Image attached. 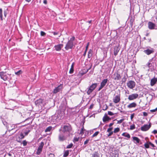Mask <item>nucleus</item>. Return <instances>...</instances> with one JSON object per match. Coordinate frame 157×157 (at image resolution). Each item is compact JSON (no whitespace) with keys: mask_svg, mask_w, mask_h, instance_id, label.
Returning a JSON list of instances; mask_svg holds the SVG:
<instances>
[{"mask_svg":"<svg viewBox=\"0 0 157 157\" xmlns=\"http://www.w3.org/2000/svg\"><path fill=\"white\" fill-rule=\"evenodd\" d=\"M72 128L71 125L68 124L64 125L62 129H59V131H61L62 132H63L69 136V134Z\"/></svg>","mask_w":157,"mask_h":157,"instance_id":"nucleus-1","label":"nucleus"},{"mask_svg":"<svg viewBox=\"0 0 157 157\" xmlns=\"http://www.w3.org/2000/svg\"><path fill=\"white\" fill-rule=\"evenodd\" d=\"M75 39V37L73 36L71 37L66 43L65 48L66 50L72 49L74 46L73 41Z\"/></svg>","mask_w":157,"mask_h":157,"instance_id":"nucleus-2","label":"nucleus"},{"mask_svg":"<svg viewBox=\"0 0 157 157\" xmlns=\"http://www.w3.org/2000/svg\"><path fill=\"white\" fill-rule=\"evenodd\" d=\"M11 74H7L6 72H0V78L4 81L10 80L11 78Z\"/></svg>","mask_w":157,"mask_h":157,"instance_id":"nucleus-3","label":"nucleus"},{"mask_svg":"<svg viewBox=\"0 0 157 157\" xmlns=\"http://www.w3.org/2000/svg\"><path fill=\"white\" fill-rule=\"evenodd\" d=\"M60 133L58 135V140L60 142H63L66 140L67 137L69 136L68 135L62 132L61 131H59Z\"/></svg>","mask_w":157,"mask_h":157,"instance_id":"nucleus-4","label":"nucleus"},{"mask_svg":"<svg viewBox=\"0 0 157 157\" xmlns=\"http://www.w3.org/2000/svg\"><path fill=\"white\" fill-rule=\"evenodd\" d=\"M98 84V83L92 84L88 88L87 92V94L90 95L97 87Z\"/></svg>","mask_w":157,"mask_h":157,"instance_id":"nucleus-5","label":"nucleus"},{"mask_svg":"<svg viewBox=\"0 0 157 157\" xmlns=\"http://www.w3.org/2000/svg\"><path fill=\"white\" fill-rule=\"evenodd\" d=\"M127 86L130 89H132L134 88L136 85L135 82L132 80L128 81L127 84Z\"/></svg>","mask_w":157,"mask_h":157,"instance_id":"nucleus-6","label":"nucleus"},{"mask_svg":"<svg viewBox=\"0 0 157 157\" xmlns=\"http://www.w3.org/2000/svg\"><path fill=\"white\" fill-rule=\"evenodd\" d=\"M44 145L43 142H41L39 146L37 151L36 152V154L37 155H39L42 151L43 147Z\"/></svg>","mask_w":157,"mask_h":157,"instance_id":"nucleus-7","label":"nucleus"},{"mask_svg":"<svg viewBox=\"0 0 157 157\" xmlns=\"http://www.w3.org/2000/svg\"><path fill=\"white\" fill-rule=\"evenodd\" d=\"M144 52L147 55L153 53L154 52V49L152 48H147L144 51Z\"/></svg>","mask_w":157,"mask_h":157,"instance_id":"nucleus-8","label":"nucleus"},{"mask_svg":"<svg viewBox=\"0 0 157 157\" xmlns=\"http://www.w3.org/2000/svg\"><path fill=\"white\" fill-rule=\"evenodd\" d=\"M121 75L117 72H115L112 76V78L115 80H119L121 79Z\"/></svg>","mask_w":157,"mask_h":157,"instance_id":"nucleus-9","label":"nucleus"},{"mask_svg":"<svg viewBox=\"0 0 157 157\" xmlns=\"http://www.w3.org/2000/svg\"><path fill=\"white\" fill-rule=\"evenodd\" d=\"M108 80L107 78L104 79L101 83V85L100 87L99 88L98 91H99L107 83Z\"/></svg>","mask_w":157,"mask_h":157,"instance_id":"nucleus-10","label":"nucleus"},{"mask_svg":"<svg viewBox=\"0 0 157 157\" xmlns=\"http://www.w3.org/2000/svg\"><path fill=\"white\" fill-rule=\"evenodd\" d=\"M151 124L150 123L148 125L145 124L141 128V130L143 131H146L148 130L151 127Z\"/></svg>","mask_w":157,"mask_h":157,"instance_id":"nucleus-11","label":"nucleus"},{"mask_svg":"<svg viewBox=\"0 0 157 157\" xmlns=\"http://www.w3.org/2000/svg\"><path fill=\"white\" fill-rule=\"evenodd\" d=\"M138 96L137 94H133L129 95L128 99L129 100H132L137 98Z\"/></svg>","mask_w":157,"mask_h":157,"instance_id":"nucleus-12","label":"nucleus"},{"mask_svg":"<svg viewBox=\"0 0 157 157\" xmlns=\"http://www.w3.org/2000/svg\"><path fill=\"white\" fill-rule=\"evenodd\" d=\"M63 85L62 84H60L58 86L54 89L53 93V94H56L58 92H59L63 88Z\"/></svg>","mask_w":157,"mask_h":157,"instance_id":"nucleus-13","label":"nucleus"},{"mask_svg":"<svg viewBox=\"0 0 157 157\" xmlns=\"http://www.w3.org/2000/svg\"><path fill=\"white\" fill-rule=\"evenodd\" d=\"M148 28L150 29H157V28H155V24L151 21H149L148 23Z\"/></svg>","mask_w":157,"mask_h":157,"instance_id":"nucleus-14","label":"nucleus"},{"mask_svg":"<svg viewBox=\"0 0 157 157\" xmlns=\"http://www.w3.org/2000/svg\"><path fill=\"white\" fill-rule=\"evenodd\" d=\"M120 97L119 95L116 96L113 98V102L115 103H118L120 101Z\"/></svg>","mask_w":157,"mask_h":157,"instance_id":"nucleus-15","label":"nucleus"},{"mask_svg":"<svg viewBox=\"0 0 157 157\" xmlns=\"http://www.w3.org/2000/svg\"><path fill=\"white\" fill-rule=\"evenodd\" d=\"M63 44H59L57 45H56L54 46V48L56 51H60L61 48L63 47Z\"/></svg>","mask_w":157,"mask_h":157,"instance_id":"nucleus-16","label":"nucleus"},{"mask_svg":"<svg viewBox=\"0 0 157 157\" xmlns=\"http://www.w3.org/2000/svg\"><path fill=\"white\" fill-rule=\"evenodd\" d=\"M133 141L134 143L136 144H139L140 142V140L137 137H133Z\"/></svg>","mask_w":157,"mask_h":157,"instance_id":"nucleus-17","label":"nucleus"},{"mask_svg":"<svg viewBox=\"0 0 157 157\" xmlns=\"http://www.w3.org/2000/svg\"><path fill=\"white\" fill-rule=\"evenodd\" d=\"M119 50L120 49L119 48L118 46H116L114 47V55L115 56H116V55H117Z\"/></svg>","mask_w":157,"mask_h":157,"instance_id":"nucleus-18","label":"nucleus"},{"mask_svg":"<svg viewBox=\"0 0 157 157\" xmlns=\"http://www.w3.org/2000/svg\"><path fill=\"white\" fill-rule=\"evenodd\" d=\"M157 82V78H154L151 80V86H154Z\"/></svg>","mask_w":157,"mask_h":157,"instance_id":"nucleus-19","label":"nucleus"},{"mask_svg":"<svg viewBox=\"0 0 157 157\" xmlns=\"http://www.w3.org/2000/svg\"><path fill=\"white\" fill-rule=\"evenodd\" d=\"M136 106V104L135 102H132L128 105L127 107L129 108L135 107Z\"/></svg>","mask_w":157,"mask_h":157,"instance_id":"nucleus-20","label":"nucleus"},{"mask_svg":"<svg viewBox=\"0 0 157 157\" xmlns=\"http://www.w3.org/2000/svg\"><path fill=\"white\" fill-rule=\"evenodd\" d=\"M102 120L103 121L105 122L106 121H108L109 120H110V118L107 116H104L103 117Z\"/></svg>","mask_w":157,"mask_h":157,"instance_id":"nucleus-21","label":"nucleus"},{"mask_svg":"<svg viewBox=\"0 0 157 157\" xmlns=\"http://www.w3.org/2000/svg\"><path fill=\"white\" fill-rule=\"evenodd\" d=\"M91 157H99V155L98 152H95L91 154Z\"/></svg>","mask_w":157,"mask_h":157,"instance_id":"nucleus-22","label":"nucleus"},{"mask_svg":"<svg viewBox=\"0 0 157 157\" xmlns=\"http://www.w3.org/2000/svg\"><path fill=\"white\" fill-rule=\"evenodd\" d=\"M122 136L126 137L129 139L130 138V136L129 134L126 132H124L122 134Z\"/></svg>","mask_w":157,"mask_h":157,"instance_id":"nucleus-23","label":"nucleus"},{"mask_svg":"<svg viewBox=\"0 0 157 157\" xmlns=\"http://www.w3.org/2000/svg\"><path fill=\"white\" fill-rule=\"evenodd\" d=\"M24 136H25L22 133H21L20 134L19 136V140H17V141L18 142H20L21 141L20 140L24 138Z\"/></svg>","mask_w":157,"mask_h":157,"instance_id":"nucleus-24","label":"nucleus"},{"mask_svg":"<svg viewBox=\"0 0 157 157\" xmlns=\"http://www.w3.org/2000/svg\"><path fill=\"white\" fill-rule=\"evenodd\" d=\"M69 154V150H67L64 151V153L63 155L64 157H66L68 156Z\"/></svg>","mask_w":157,"mask_h":157,"instance_id":"nucleus-25","label":"nucleus"},{"mask_svg":"<svg viewBox=\"0 0 157 157\" xmlns=\"http://www.w3.org/2000/svg\"><path fill=\"white\" fill-rule=\"evenodd\" d=\"M74 71V63H73L71 66V69L69 71V73L70 74H72L73 72Z\"/></svg>","mask_w":157,"mask_h":157,"instance_id":"nucleus-26","label":"nucleus"},{"mask_svg":"<svg viewBox=\"0 0 157 157\" xmlns=\"http://www.w3.org/2000/svg\"><path fill=\"white\" fill-rule=\"evenodd\" d=\"M52 126H49L48 127H47L45 130V132H49L52 129Z\"/></svg>","mask_w":157,"mask_h":157,"instance_id":"nucleus-27","label":"nucleus"},{"mask_svg":"<svg viewBox=\"0 0 157 157\" xmlns=\"http://www.w3.org/2000/svg\"><path fill=\"white\" fill-rule=\"evenodd\" d=\"M89 43H87V45H86V50L83 54V56H85L86 55V52L87 51V49H88V46H89Z\"/></svg>","mask_w":157,"mask_h":157,"instance_id":"nucleus-28","label":"nucleus"},{"mask_svg":"<svg viewBox=\"0 0 157 157\" xmlns=\"http://www.w3.org/2000/svg\"><path fill=\"white\" fill-rule=\"evenodd\" d=\"M151 60H150L148 63L146 64L147 66L149 68L152 66V64L151 63Z\"/></svg>","mask_w":157,"mask_h":157,"instance_id":"nucleus-29","label":"nucleus"},{"mask_svg":"<svg viewBox=\"0 0 157 157\" xmlns=\"http://www.w3.org/2000/svg\"><path fill=\"white\" fill-rule=\"evenodd\" d=\"M149 141L147 142V143H145L144 144V147L146 148H148L149 147L150 144H149Z\"/></svg>","mask_w":157,"mask_h":157,"instance_id":"nucleus-30","label":"nucleus"},{"mask_svg":"<svg viewBox=\"0 0 157 157\" xmlns=\"http://www.w3.org/2000/svg\"><path fill=\"white\" fill-rule=\"evenodd\" d=\"M127 80V78L126 77L125 75H124L123 77L122 78L121 82L122 83H124Z\"/></svg>","mask_w":157,"mask_h":157,"instance_id":"nucleus-31","label":"nucleus"},{"mask_svg":"<svg viewBox=\"0 0 157 157\" xmlns=\"http://www.w3.org/2000/svg\"><path fill=\"white\" fill-rule=\"evenodd\" d=\"M22 73V71L21 70H20L18 71L15 72V74L17 75H20Z\"/></svg>","mask_w":157,"mask_h":157,"instance_id":"nucleus-32","label":"nucleus"},{"mask_svg":"<svg viewBox=\"0 0 157 157\" xmlns=\"http://www.w3.org/2000/svg\"><path fill=\"white\" fill-rule=\"evenodd\" d=\"M2 12V9L0 8V18L1 20H3Z\"/></svg>","mask_w":157,"mask_h":157,"instance_id":"nucleus-33","label":"nucleus"},{"mask_svg":"<svg viewBox=\"0 0 157 157\" xmlns=\"http://www.w3.org/2000/svg\"><path fill=\"white\" fill-rule=\"evenodd\" d=\"M120 130V129L119 128H117L114 129V130L113 131V132L114 133H116L117 132H118Z\"/></svg>","mask_w":157,"mask_h":157,"instance_id":"nucleus-34","label":"nucleus"},{"mask_svg":"<svg viewBox=\"0 0 157 157\" xmlns=\"http://www.w3.org/2000/svg\"><path fill=\"white\" fill-rule=\"evenodd\" d=\"M99 133V132L98 131H97L95 132L92 136V137L93 138L94 137L97 136L98 134Z\"/></svg>","mask_w":157,"mask_h":157,"instance_id":"nucleus-35","label":"nucleus"},{"mask_svg":"<svg viewBox=\"0 0 157 157\" xmlns=\"http://www.w3.org/2000/svg\"><path fill=\"white\" fill-rule=\"evenodd\" d=\"M135 128V125L133 124L132 125L130 126V127L129 128V129L130 130H133Z\"/></svg>","mask_w":157,"mask_h":157,"instance_id":"nucleus-36","label":"nucleus"},{"mask_svg":"<svg viewBox=\"0 0 157 157\" xmlns=\"http://www.w3.org/2000/svg\"><path fill=\"white\" fill-rule=\"evenodd\" d=\"M85 130V129L84 128L83 126L82 128H81V130L80 131L79 134H84V132Z\"/></svg>","mask_w":157,"mask_h":157,"instance_id":"nucleus-37","label":"nucleus"},{"mask_svg":"<svg viewBox=\"0 0 157 157\" xmlns=\"http://www.w3.org/2000/svg\"><path fill=\"white\" fill-rule=\"evenodd\" d=\"M3 124L7 128H8L9 126H8V123L6 121H3Z\"/></svg>","mask_w":157,"mask_h":157,"instance_id":"nucleus-38","label":"nucleus"},{"mask_svg":"<svg viewBox=\"0 0 157 157\" xmlns=\"http://www.w3.org/2000/svg\"><path fill=\"white\" fill-rule=\"evenodd\" d=\"M73 146V144L72 143H71L69 144L66 147L67 148H71Z\"/></svg>","mask_w":157,"mask_h":157,"instance_id":"nucleus-39","label":"nucleus"},{"mask_svg":"<svg viewBox=\"0 0 157 157\" xmlns=\"http://www.w3.org/2000/svg\"><path fill=\"white\" fill-rule=\"evenodd\" d=\"M79 139V138L77 137H74L73 140V142L75 143V142H77L78 141Z\"/></svg>","mask_w":157,"mask_h":157,"instance_id":"nucleus-40","label":"nucleus"},{"mask_svg":"<svg viewBox=\"0 0 157 157\" xmlns=\"http://www.w3.org/2000/svg\"><path fill=\"white\" fill-rule=\"evenodd\" d=\"M8 13V9H6V10L4 11V16L5 17H6V15Z\"/></svg>","mask_w":157,"mask_h":157,"instance_id":"nucleus-41","label":"nucleus"},{"mask_svg":"<svg viewBox=\"0 0 157 157\" xmlns=\"http://www.w3.org/2000/svg\"><path fill=\"white\" fill-rule=\"evenodd\" d=\"M88 70L87 69L86 71H85V72H80L79 75H80V76H82L83 75L86 74V72H87L88 71Z\"/></svg>","mask_w":157,"mask_h":157,"instance_id":"nucleus-42","label":"nucleus"},{"mask_svg":"<svg viewBox=\"0 0 157 157\" xmlns=\"http://www.w3.org/2000/svg\"><path fill=\"white\" fill-rule=\"evenodd\" d=\"M46 33L43 31H41L40 32V35L42 36H44L46 35Z\"/></svg>","mask_w":157,"mask_h":157,"instance_id":"nucleus-43","label":"nucleus"},{"mask_svg":"<svg viewBox=\"0 0 157 157\" xmlns=\"http://www.w3.org/2000/svg\"><path fill=\"white\" fill-rule=\"evenodd\" d=\"M124 119H121L120 120L118 121L117 124H120L121 123L124 121Z\"/></svg>","mask_w":157,"mask_h":157,"instance_id":"nucleus-44","label":"nucleus"},{"mask_svg":"<svg viewBox=\"0 0 157 157\" xmlns=\"http://www.w3.org/2000/svg\"><path fill=\"white\" fill-rule=\"evenodd\" d=\"M113 129V127H110L109 128H108L107 130V132H109L111 131Z\"/></svg>","mask_w":157,"mask_h":157,"instance_id":"nucleus-45","label":"nucleus"},{"mask_svg":"<svg viewBox=\"0 0 157 157\" xmlns=\"http://www.w3.org/2000/svg\"><path fill=\"white\" fill-rule=\"evenodd\" d=\"M22 144L24 146H25L27 144V142L25 140H24L23 141Z\"/></svg>","mask_w":157,"mask_h":157,"instance_id":"nucleus-46","label":"nucleus"},{"mask_svg":"<svg viewBox=\"0 0 157 157\" xmlns=\"http://www.w3.org/2000/svg\"><path fill=\"white\" fill-rule=\"evenodd\" d=\"M108 114L110 116L113 115L114 114L111 111H108Z\"/></svg>","mask_w":157,"mask_h":157,"instance_id":"nucleus-47","label":"nucleus"},{"mask_svg":"<svg viewBox=\"0 0 157 157\" xmlns=\"http://www.w3.org/2000/svg\"><path fill=\"white\" fill-rule=\"evenodd\" d=\"M113 132H114L113 131L109 132V134L107 135L109 137L111 136L113 134Z\"/></svg>","mask_w":157,"mask_h":157,"instance_id":"nucleus-48","label":"nucleus"},{"mask_svg":"<svg viewBox=\"0 0 157 157\" xmlns=\"http://www.w3.org/2000/svg\"><path fill=\"white\" fill-rule=\"evenodd\" d=\"M89 140H90L89 139H86V140L84 142V144L86 145V144H87L88 143Z\"/></svg>","mask_w":157,"mask_h":157,"instance_id":"nucleus-49","label":"nucleus"},{"mask_svg":"<svg viewBox=\"0 0 157 157\" xmlns=\"http://www.w3.org/2000/svg\"><path fill=\"white\" fill-rule=\"evenodd\" d=\"M149 144L152 147H155V146L151 142H149Z\"/></svg>","mask_w":157,"mask_h":157,"instance_id":"nucleus-50","label":"nucleus"},{"mask_svg":"<svg viewBox=\"0 0 157 157\" xmlns=\"http://www.w3.org/2000/svg\"><path fill=\"white\" fill-rule=\"evenodd\" d=\"M49 157H55V155L52 153H50L49 154Z\"/></svg>","mask_w":157,"mask_h":157,"instance_id":"nucleus-51","label":"nucleus"},{"mask_svg":"<svg viewBox=\"0 0 157 157\" xmlns=\"http://www.w3.org/2000/svg\"><path fill=\"white\" fill-rule=\"evenodd\" d=\"M92 56V54H88V58H90Z\"/></svg>","mask_w":157,"mask_h":157,"instance_id":"nucleus-52","label":"nucleus"},{"mask_svg":"<svg viewBox=\"0 0 157 157\" xmlns=\"http://www.w3.org/2000/svg\"><path fill=\"white\" fill-rule=\"evenodd\" d=\"M152 133L155 134H157V130H154L152 132Z\"/></svg>","mask_w":157,"mask_h":157,"instance_id":"nucleus-53","label":"nucleus"},{"mask_svg":"<svg viewBox=\"0 0 157 157\" xmlns=\"http://www.w3.org/2000/svg\"><path fill=\"white\" fill-rule=\"evenodd\" d=\"M94 104H91L90 105V106L89 107V109H92L93 108V107H94Z\"/></svg>","mask_w":157,"mask_h":157,"instance_id":"nucleus-54","label":"nucleus"},{"mask_svg":"<svg viewBox=\"0 0 157 157\" xmlns=\"http://www.w3.org/2000/svg\"><path fill=\"white\" fill-rule=\"evenodd\" d=\"M30 131V130H29L28 131L25 132L24 133L25 135H27Z\"/></svg>","mask_w":157,"mask_h":157,"instance_id":"nucleus-55","label":"nucleus"},{"mask_svg":"<svg viewBox=\"0 0 157 157\" xmlns=\"http://www.w3.org/2000/svg\"><path fill=\"white\" fill-rule=\"evenodd\" d=\"M107 52L106 51V50L104 51V56L105 57H106V56H107Z\"/></svg>","mask_w":157,"mask_h":157,"instance_id":"nucleus-56","label":"nucleus"},{"mask_svg":"<svg viewBox=\"0 0 157 157\" xmlns=\"http://www.w3.org/2000/svg\"><path fill=\"white\" fill-rule=\"evenodd\" d=\"M134 113L133 114H132L131 115L130 118H131V120H132L133 118L134 117Z\"/></svg>","mask_w":157,"mask_h":157,"instance_id":"nucleus-57","label":"nucleus"},{"mask_svg":"<svg viewBox=\"0 0 157 157\" xmlns=\"http://www.w3.org/2000/svg\"><path fill=\"white\" fill-rule=\"evenodd\" d=\"M156 111H157V108H155V109L151 110H150L151 112H155Z\"/></svg>","mask_w":157,"mask_h":157,"instance_id":"nucleus-58","label":"nucleus"},{"mask_svg":"<svg viewBox=\"0 0 157 157\" xmlns=\"http://www.w3.org/2000/svg\"><path fill=\"white\" fill-rule=\"evenodd\" d=\"M143 115L144 116H146L147 115V113L145 112H144L143 113Z\"/></svg>","mask_w":157,"mask_h":157,"instance_id":"nucleus-59","label":"nucleus"},{"mask_svg":"<svg viewBox=\"0 0 157 157\" xmlns=\"http://www.w3.org/2000/svg\"><path fill=\"white\" fill-rule=\"evenodd\" d=\"M52 33L55 35H56L58 34V32H52Z\"/></svg>","mask_w":157,"mask_h":157,"instance_id":"nucleus-60","label":"nucleus"},{"mask_svg":"<svg viewBox=\"0 0 157 157\" xmlns=\"http://www.w3.org/2000/svg\"><path fill=\"white\" fill-rule=\"evenodd\" d=\"M92 50L91 49H90L88 53V54H92Z\"/></svg>","mask_w":157,"mask_h":157,"instance_id":"nucleus-61","label":"nucleus"},{"mask_svg":"<svg viewBox=\"0 0 157 157\" xmlns=\"http://www.w3.org/2000/svg\"><path fill=\"white\" fill-rule=\"evenodd\" d=\"M134 20L133 19H131L130 20L131 24L132 25V23L134 21Z\"/></svg>","mask_w":157,"mask_h":157,"instance_id":"nucleus-62","label":"nucleus"},{"mask_svg":"<svg viewBox=\"0 0 157 157\" xmlns=\"http://www.w3.org/2000/svg\"><path fill=\"white\" fill-rule=\"evenodd\" d=\"M43 3L45 4H46L47 3V0H44Z\"/></svg>","mask_w":157,"mask_h":157,"instance_id":"nucleus-63","label":"nucleus"},{"mask_svg":"<svg viewBox=\"0 0 157 157\" xmlns=\"http://www.w3.org/2000/svg\"><path fill=\"white\" fill-rule=\"evenodd\" d=\"M114 124V123L113 122V123H110L109 125V127H111V126H112L113 124Z\"/></svg>","mask_w":157,"mask_h":157,"instance_id":"nucleus-64","label":"nucleus"}]
</instances>
